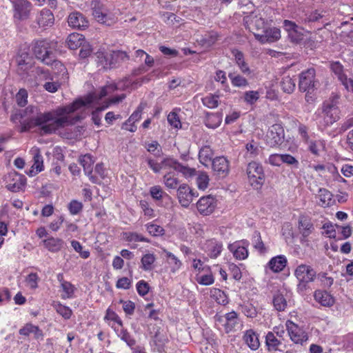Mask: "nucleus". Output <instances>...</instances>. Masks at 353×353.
I'll return each mask as SVG.
<instances>
[{"label": "nucleus", "mask_w": 353, "mask_h": 353, "mask_svg": "<svg viewBox=\"0 0 353 353\" xmlns=\"http://www.w3.org/2000/svg\"><path fill=\"white\" fill-rule=\"evenodd\" d=\"M119 88V85L115 83L106 85L101 88L98 94L90 93L84 98H79L68 105L43 112L38 106L28 105L21 113L20 132H24L37 128L42 134H51L59 128L74 125L84 119L85 115L72 117V113L79 110L85 111L93 102Z\"/></svg>", "instance_id": "nucleus-1"}, {"label": "nucleus", "mask_w": 353, "mask_h": 353, "mask_svg": "<svg viewBox=\"0 0 353 353\" xmlns=\"http://www.w3.org/2000/svg\"><path fill=\"white\" fill-rule=\"evenodd\" d=\"M316 275V272L312 266L306 264L298 265L294 270V276L299 281L297 292L303 293L309 289V283L314 281Z\"/></svg>", "instance_id": "nucleus-2"}, {"label": "nucleus", "mask_w": 353, "mask_h": 353, "mask_svg": "<svg viewBox=\"0 0 353 353\" xmlns=\"http://www.w3.org/2000/svg\"><path fill=\"white\" fill-rule=\"evenodd\" d=\"M246 173L249 184L255 190L261 188L265 182V174L262 165L256 161L248 163Z\"/></svg>", "instance_id": "nucleus-3"}, {"label": "nucleus", "mask_w": 353, "mask_h": 353, "mask_svg": "<svg viewBox=\"0 0 353 353\" xmlns=\"http://www.w3.org/2000/svg\"><path fill=\"white\" fill-rule=\"evenodd\" d=\"M92 15L95 19L101 23L106 26H111L114 23L117 17L114 13L103 3L96 1L92 3Z\"/></svg>", "instance_id": "nucleus-4"}, {"label": "nucleus", "mask_w": 353, "mask_h": 353, "mask_svg": "<svg viewBox=\"0 0 353 353\" xmlns=\"http://www.w3.org/2000/svg\"><path fill=\"white\" fill-rule=\"evenodd\" d=\"M50 46V43L46 39L34 40L31 44L32 51L36 58L47 65L51 64L54 60Z\"/></svg>", "instance_id": "nucleus-5"}, {"label": "nucleus", "mask_w": 353, "mask_h": 353, "mask_svg": "<svg viewBox=\"0 0 353 353\" xmlns=\"http://www.w3.org/2000/svg\"><path fill=\"white\" fill-rule=\"evenodd\" d=\"M319 81L316 79L314 68H308L299 74V88L303 92H314L319 87Z\"/></svg>", "instance_id": "nucleus-6"}, {"label": "nucleus", "mask_w": 353, "mask_h": 353, "mask_svg": "<svg viewBox=\"0 0 353 353\" xmlns=\"http://www.w3.org/2000/svg\"><path fill=\"white\" fill-rule=\"evenodd\" d=\"M97 54V58L105 69L113 68L117 63L129 59L127 53L121 50L112 51L110 54L99 52Z\"/></svg>", "instance_id": "nucleus-7"}, {"label": "nucleus", "mask_w": 353, "mask_h": 353, "mask_svg": "<svg viewBox=\"0 0 353 353\" xmlns=\"http://www.w3.org/2000/svg\"><path fill=\"white\" fill-rule=\"evenodd\" d=\"M322 112L325 126L331 125L339 119L340 110L333 100L323 103Z\"/></svg>", "instance_id": "nucleus-8"}, {"label": "nucleus", "mask_w": 353, "mask_h": 353, "mask_svg": "<svg viewBox=\"0 0 353 353\" xmlns=\"http://www.w3.org/2000/svg\"><path fill=\"white\" fill-rule=\"evenodd\" d=\"M196 207L200 214L210 215L217 207V199L210 194L201 196L196 202Z\"/></svg>", "instance_id": "nucleus-9"}, {"label": "nucleus", "mask_w": 353, "mask_h": 353, "mask_svg": "<svg viewBox=\"0 0 353 353\" xmlns=\"http://www.w3.org/2000/svg\"><path fill=\"white\" fill-rule=\"evenodd\" d=\"M26 185V178L24 175L15 171L10 172L6 176V188L12 192H17L24 189Z\"/></svg>", "instance_id": "nucleus-10"}, {"label": "nucleus", "mask_w": 353, "mask_h": 353, "mask_svg": "<svg viewBox=\"0 0 353 353\" xmlns=\"http://www.w3.org/2000/svg\"><path fill=\"white\" fill-rule=\"evenodd\" d=\"M284 130L280 124H274L268 130L266 134V143L270 147L281 145L284 139Z\"/></svg>", "instance_id": "nucleus-11"}, {"label": "nucleus", "mask_w": 353, "mask_h": 353, "mask_svg": "<svg viewBox=\"0 0 353 353\" xmlns=\"http://www.w3.org/2000/svg\"><path fill=\"white\" fill-rule=\"evenodd\" d=\"M255 38L261 43H274L281 38V30L276 27H265L263 33L254 32Z\"/></svg>", "instance_id": "nucleus-12"}, {"label": "nucleus", "mask_w": 353, "mask_h": 353, "mask_svg": "<svg viewBox=\"0 0 353 353\" xmlns=\"http://www.w3.org/2000/svg\"><path fill=\"white\" fill-rule=\"evenodd\" d=\"M14 10V18L22 21L28 18L31 10V3L27 0L12 1Z\"/></svg>", "instance_id": "nucleus-13"}, {"label": "nucleus", "mask_w": 353, "mask_h": 353, "mask_svg": "<svg viewBox=\"0 0 353 353\" xmlns=\"http://www.w3.org/2000/svg\"><path fill=\"white\" fill-rule=\"evenodd\" d=\"M286 327L290 339L296 344L303 345L307 340V334L291 321L286 322Z\"/></svg>", "instance_id": "nucleus-14"}, {"label": "nucleus", "mask_w": 353, "mask_h": 353, "mask_svg": "<svg viewBox=\"0 0 353 353\" xmlns=\"http://www.w3.org/2000/svg\"><path fill=\"white\" fill-rule=\"evenodd\" d=\"M201 248L210 258L216 259L222 252L223 243L216 239H210L202 243Z\"/></svg>", "instance_id": "nucleus-15"}, {"label": "nucleus", "mask_w": 353, "mask_h": 353, "mask_svg": "<svg viewBox=\"0 0 353 353\" xmlns=\"http://www.w3.org/2000/svg\"><path fill=\"white\" fill-rule=\"evenodd\" d=\"M68 25L79 30H84L88 27L89 22L86 17L79 12H73L70 14L68 18Z\"/></svg>", "instance_id": "nucleus-16"}, {"label": "nucleus", "mask_w": 353, "mask_h": 353, "mask_svg": "<svg viewBox=\"0 0 353 353\" xmlns=\"http://www.w3.org/2000/svg\"><path fill=\"white\" fill-rule=\"evenodd\" d=\"M167 163L170 165V170L181 173L186 179L192 178L196 174V170L194 168L183 165L174 159L172 158L171 161H168Z\"/></svg>", "instance_id": "nucleus-17"}, {"label": "nucleus", "mask_w": 353, "mask_h": 353, "mask_svg": "<svg viewBox=\"0 0 353 353\" xmlns=\"http://www.w3.org/2000/svg\"><path fill=\"white\" fill-rule=\"evenodd\" d=\"M16 59L19 70L28 72L32 66V57L26 49L19 50Z\"/></svg>", "instance_id": "nucleus-18"}, {"label": "nucleus", "mask_w": 353, "mask_h": 353, "mask_svg": "<svg viewBox=\"0 0 353 353\" xmlns=\"http://www.w3.org/2000/svg\"><path fill=\"white\" fill-rule=\"evenodd\" d=\"M192 189L185 183L180 185L177 190V197L179 203L183 208L189 207L192 202Z\"/></svg>", "instance_id": "nucleus-19"}, {"label": "nucleus", "mask_w": 353, "mask_h": 353, "mask_svg": "<svg viewBox=\"0 0 353 353\" xmlns=\"http://www.w3.org/2000/svg\"><path fill=\"white\" fill-rule=\"evenodd\" d=\"M123 239L127 241L132 249L137 248L138 242L150 243V239L143 234L135 232H125L123 233Z\"/></svg>", "instance_id": "nucleus-20"}, {"label": "nucleus", "mask_w": 353, "mask_h": 353, "mask_svg": "<svg viewBox=\"0 0 353 353\" xmlns=\"http://www.w3.org/2000/svg\"><path fill=\"white\" fill-rule=\"evenodd\" d=\"M79 162L83 168L85 174L92 183H97V179L92 175V165L94 163L93 157L90 154L82 155L79 157Z\"/></svg>", "instance_id": "nucleus-21"}, {"label": "nucleus", "mask_w": 353, "mask_h": 353, "mask_svg": "<svg viewBox=\"0 0 353 353\" xmlns=\"http://www.w3.org/2000/svg\"><path fill=\"white\" fill-rule=\"evenodd\" d=\"M33 165L30 169L26 172L29 176H34L43 170V158L39 150L36 149L33 152Z\"/></svg>", "instance_id": "nucleus-22"}, {"label": "nucleus", "mask_w": 353, "mask_h": 353, "mask_svg": "<svg viewBox=\"0 0 353 353\" xmlns=\"http://www.w3.org/2000/svg\"><path fill=\"white\" fill-rule=\"evenodd\" d=\"M213 171L217 175H226L229 171L228 160L224 157H218L214 159L211 163Z\"/></svg>", "instance_id": "nucleus-23"}, {"label": "nucleus", "mask_w": 353, "mask_h": 353, "mask_svg": "<svg viewBox=\"0 0 353 353\" xmlns=\"http://www.w3.org/2000/svg\"><path fill=\"white\" fill-rule=\"evenodd\" d=\"M244 27L253 34L254 32L263 33L266 25L263 19L255 17L250 21L246 20L244 23Z\"/></svg>", "instance_id": "nucleus-24"}, {"label": "nucleus", "mask_w": 353, "mask_h": 353, "mask_svg": "<svg viewBox=\"0 0 353 353\" xmlns=\"http://www.w3.org/2000/svg\"><path fill=\"white\" fill-rule=\"evenodd\" d=\"M299 230L300 233L304 236H308L314 230V226L310 217L301 215L299 217Z\"/></svg>", "instance_id": "nucleus-25"}, {"label": "nucleus", "mask_w": 353, "mask_h": 353, "mask_svg": "<svg viewBox=\"0 0 353 353\" xmlns=\"http://www.w3.org/2000/svg\"><path fill=\"white\" fill-rule=\"evenodd\" d=\"M314 297L318 303L325 307H330L334 303V299L326 290H316L314 292Z\"/></svg>", "instance_id": "nucleus-26"}, {"label": "nucleus", "mask_w": 353, "mask_h": 353, "mask_svg": "<svg viewBox=\"0 0 353 353\" xmlns=\"http://www.w3.org/2000/svg\"><path fill=\"white\" fill-rule=\"evenodd\" d=\"M44 247L51 252H58L64 244V241L59 238L50 237L43 241Z\"/></svg>", "instance_id": "nucleus-27"}, {"label": "nucleus", "mask_w": 353, "mask_h": 353, "mask_svg": "<svg viewBox=\"0 0 353 353\" xmlns=\"http://www.w3.org/2000/svg\"><path fill=\"white\" fill-rule=\"evenodd\" d=\"M244 341L252 350H256L260 346L259 335L252 330L245 332Z\"/></svg>", "instance_id": "nucleus-28"}, {"label": "nucleus", "mask_w": 353, "mask_h": 353, "mask_svg": "<svg viewBox=\"0 0 353 353\" xmlns=\"http://www.w3.org/2000/svg\"><path fill=\"white\" fill-rule=\"evenodd\" d=\"M222 121V114L220 113L207 112L204 120L205 126L208 128L215 129L218 128Z\"/></svg>", "instance_id": "nucleus-29"}, {"label": "nucleus", "mask_w": 353, "mask_h": 353, "mask_svg": "<svg viewBox=\"0 0 353 353\" xmlns=\"http://www.w3.org/2000/svg\"><path fill=\"white\" fill-rule=\"evenodd\" d=\"M19 334L28 336L30 334H33L34 338L39 339L43 337V332L41 330L37 325L32 323H27L19 331Z\"/></svg>", "instance_id": "nucleus-30"}, {"label": "nucleus", "mask_w": 353, "mask_h": 353, "mask_svg": "<svg viewBox=\"0 0 353 353\" xmlns=\"http://www.w3.org/2000/svg\"><path fill=\"white\" fill-rule=\"evenodd\" d=\"M172 158H165L163 160H162L160 163L157 162L156 160L148 158L147 159V163L150 168L154 172V173H159L161 170H170V165H168L167 161H171Z\"/></svg>", "instance_id": "nucleus-31"}, {"label": "nucleus", "mask_w": 353, "mask_h": 353, "mask_svg": "<svg viewBox=\"0 0 353 353\" xmlns=\"http://www.w3.org/2000/svg\"><path fill=\"white\" fill-rule=\"evenodd\" d=\"M66 42L70 49L76 50L85 43V37L79 33H72L68 37Z\"/></svg>", "instance_id": "nucleus-32"}, {"label": "nucleus", "mask_w": 353, "mask_h": 353, "mask_svg": "<svg viewBox=\"0 0 353 353\" xmlns=\"http://www.w3.org/2000/svg\"><path fill=\"white\" fill-rule=\"evenodd\" d=\"M287 264V259L283 255L273 257L268 263V266L274 272L282 271Z\"/></svg>", "instance_id": "nucleus-33"}, {"label": "nucleus", "mask_w": 353, "mask_h": 353, "mask_svg": "<svg viewBox=\"0 0 353 353\" xmlns=\"http://www.w3.org/2000/svg\"><path fill=\"white\" fill-rule=\"evenodd\" d=\"M54 15L49 10H42L37 19V23L41 27L51 26L54 23Z\"/></svg>", "instance_id": "nucleus-34"}, {"label": "nucleus", "mask_w": 353, "mask_h": 353, "mask_svg": "<svg viewBox=\"0 0 353 353\" xmlns=\"http://www.w3.org/2000/svg\"><path fill=\"white\" fill-rule=\"evenodd\" d=\"M61 288L62 290L61 299H70L74 297V294L76 290V288L70 282L60 280Z\"/></svg>", "instance_id": "nucleus-35"}, {"label": "nucleus", "mask_w": 353, "mask_h": 353, "mask_svg": "<svg viewBox=\"0 0 353 353\" xmlns=\"http://www.w3.org/2000/svg\"><path fill=\"white\" fill-rule=\"evenodd\" d=\"M167 170L163 176V183L169 189H176L179 185V180L172 170Z\"/></svg>", "instance_id": "nucleus-36"}, {"label": "nucleus", "mask_w": 353, "mask_h": 353, "mask_svg": "<svg viewBox=\"0 0 353 353\" xmlns=\"http://www.w3.org/2000/svg\"><path fill=\"white\" fill-rule=\"evenodd\" d=\"M212 151L209 146L201 148L199 152V159L201 164L208 167L212 161Z\"/></svg>", "instance_id": "nucleus-37"}, {"label": "nucleus", "mask_w": 353, "mask_h": 353, "mask_svg": "<svg viewBox=\"0 0 353 353\" xmlns=\"http://www.w3.org/2000/svg\"><path fill=\"white\" fill-rule=\"evenodd\" d=\"M210 296L219 305H225L228 303L229 301L227 294L220 289L212 288Z\"/></svg>", "instance_id": "nucleus-38"}, {"label": "nucleus", "mask_w": 353, "mask_h": 353, "mask_svg": "<svg viewBox=\"0 0 353 353\" xmlns=\"http://www.w3.org/2000/svg\"><path fill=\"white\" fill-rule=\"evenodd\" d=\"M204 274L202 272L196 275L195 279L196 282L202 285H210L214 283V278L209 268V270H205Z\"/></svg>", "instance_id": "nucleus-39"}, {"label": "nucleus", "mask_w": 353, "mask_h": 353, "mask_svg": "<svg viewBox=\"0 0 353 353\" xmlns=\"http://www.w3.org/2000/svg\"><path fill=\"white\" fill-rule=\"evenodd\" d=\"M272 303L275 310L279 312L284 311L288 305L285 298L280 291L273 295Z\"/></svg>", "instance_id": "nucleus-40"}, {"label": "nucleus", "mask_w": 353, "mask_h": 353, "mask_svg": "<svg viewBox=\"0 0 353 353\" xmlns=\"http://www.w3.org/2000/svg\"><path fill=\"white\" fill-rule=\"evenodd\" d=\"M156 261L155 255L153 253H147L143 255L141 259V268L144 271H151L154 268Z\"/></svg>", "instance_id": "nucleus-41"}, {"label": "nucleus", "mask_w": 353, "mask_h": 353, "mask_svg": "<svg viewBox=\"0 0 353 353\" xmlns=\"http://www.w3.org/2000/svg\"><path fill=\"white\" fill-rule=\"evenodd\" d=\"M164 253L170 267L171 272H176L182 266L181 261L172 252L165 250Z\"/></svg>", "instance_id": "nucleus-42"}, {"label": "nucleus", "mask_w": 353, "mask_h": 353, "mask_svg": "<svg viewBox=\"0 0 353 353\" xmlns=\"http://www.w3.org/2000/svg\"><path fill=\"white\" fill-rule=\"evenodd\" d=\"M237 324V314L232 311L225 314V323L224 328L226 333L232 332Z\"/></svg>", "instance_id": "nucleus-43"}, {"label": "nucleus", "mask_w": 353, "mask_h": 353, "mask_svg": "<svg viewBox=\"0 0 353 353\" xmlns=\"http://www.w3.org/2000/svg\"><path fill=\"white\" fill-rule=\"evenodd\" d=\"M281 86L283 91L288 94L294 92L296 87V79L289 76L284 77L281 81Z\"/></svg>", "instance_id": "nucleus-44"}, {"label": "nucleus", "mask_w": 353, "mask_h": 353, "mask_svg": "<svg viewBox=\"0 0 353 353\" xmlns=\"http://www.w3.org/2000/svg\"><path fill=\"white\" fill-rule=\"evenodd\" d=\"M228 249L236 260L243 259V241H236L229 244Z\"/></svg>", "instance_id": "nucleus-45"}, {"label": "nucleus", "mask_w": 353, "mask_h": 353, "mask_svg": "<svg viewBox=\"0 0 353 353\" xmlns=\"http://www.w3.org/2000/svg\"><path fill=\"white\" fill-rule=\"evenodd\" d=\"M245 149V157L247 158L254 159L256 157L260 152V147L259 143L253 140L246 144Z\"/></svg>", "instance_id": "nucleus-46"}, {"label": "nucleus", "mask_w": 353, "mask_h": 353, "mask_svg": "<svg viewBox=\"0 0 353 353\" xmlns=\"http://www.w3.org/2000/svg\"><path fill=\"white\" fill-rule=\"evenodd\" d=\"M145 227L147 232L152 236H161L165 234L163 228L155 224L154 222L148 223L145 225Z\"/></svg>", "instance_id": "nucleus-47"}, {"label": "nucleus", "mask_w": 353, "mask_h": 353, "mask_svg": "<svg viewBox=\"0 0 353 353\" xmlns=\"http://www.w3.org/2000/svg\"><path fill=\"white\" fill-rule=\"evenodd\" d=\"M202 103L204 106L214 109L218 107L219 102V96L216 94H210L201 99Z\"/></svg>", "instance_id": "nucleus-48"}, {"label": "nucleus", "mask_w": 353, "mask_h": 353, "mask_svg": "<svg viewBox=\"0 0 353 353\" xmlns=\"http://www.w3.org/2000/svg\"><path fill=\"white\" fill-rule=\"evenodd\" d=\"M252 243L253 245V247L257 250L260 253H265L267 252V248L265 246L262 239L261 234L259 232L255 231L254 232L252 239Z\"/></svg>", "instance_id": "nucleus-49"}, {"label": "nucleus", "mask_w": 353, "mask_h": 353, "mask_svg": "<svg viewBox=\"0 0 353 353\" xmlns=\"http://www.w3.org/2000/svg\"><path fill=\"white\" fill-rule=\"evenodd\" d=\"M53 306L57 312L65 319H69L71 317L72 311L68 306L64 305L59 302L54 303Z\"/></svg>", "instance_id": "nucleus-50"}, {"label": "nucleus", "mask_w": 353, "mask_h": 353, "mask_svg": "<svg viewBox=\"0 0 353 353\" xmlns=\"http://www.w3.org/2000/svg\"><path fill=\"white\" fill-rule=\"evenodd\" d=\"M167 120L170 125L176 130L181 128V122L177 113L174 110L170 112L168 117Z\"/></svg>", "instance_id": "nucleus-51"}, {"label": "nucleus", "mask_w": 353, "mask_h": 353, "mask_svg": "<svg viewBox=\"0 0 353 353\" xmlns=\"http://www.w3.org/2000/svg\"><path fill=\"white\" fill-rule=\"evenodd\" d=\"M209 176L205 172H200L196 176V185L199 190H205L209 185Z\"/></svg>", "instance_id": "nucleus-52"}, {"label": "nucleus", "mask_w": 353, "mask_h": 353, "mask_svg": "<svg viewBox=\"0 0 353 353\" xmlns=\"http://www.w3.org/2000/svg\"><path fill=\"white\" fill-rule=\"evenodd\" d=\"M259 97L260 94L258 91H247L244 92V101L251 107L259 99Z\"/></svg>", "instance_id": "nucleus-53"}, {"label": "nucleus", "mask_w": 353, "mask_h": 353, "mask_svg": "<svg viewBox=\"0 0 353 353\" xmlns=\"http://www.w3.org/2000/svg\"><path fill=\"white\" fill-rule=\"evenodd\" d=\"M39 277L37 273L32 272L29 274L26 278V285L30 290H36L38 288V283Z\"/></svg>", "instance_id": "nucleus-54"}, {"label": "nucleus", "mask_w": 353, "mask_h": 353, "mask_svg": "<svg viewBox=\"0 0 353 353\" xmlns=\"http://www.w3.org/2000/svg\"><path fill=\"white\" fill-rule=\"evenodd\" d=\"M71 246L75 252L79 254L82 259H86L89 258L90 255V251L88 250H83V246L78 241L72 240L71 241Z\"/></svg>", "instance_id": "nucleus-55"}, {"label": "nucleus", "mask_w": 353, "mask_h": 353, "mask_svg": "<svg viewBox=\"0 0 353 353\" xmlns=\"http://www.w3.org/2000/svg\"><path fill=\"white\" fill-rule=\"evenodd\" d=\"M71 215H77L83 210V204L77 200H72L68 205Z\"/></svg>", "instance_id": "nucleus-56"}, {"label": "nucleus", "mask_w": 353, "mask_h": 353, "mask_svg": "<svg viewBox=\"0 0 353 353\" xmlns=\"http://www.w3.org/2000/svg\"><path fill=\"white\" fill-rule=\"evenodd\" d=\"M145 104L141 103L133 113L130 116L128 119V122H137L141 119V114L145 109Z\"/></svg>", "instance_id": "nucleus-57"}, {"label": "nucleus", "mask_w": 353, "mask_h": 353, "mask_svg": "<svg viewBox=\"0 0 353 353\" xmlns=\"http://www.w3.org/2000/svg\"><path fill=\"white\" fill-rule=\"evenodd\" d=\"M266 345L268 347V349L270 350H276L277 346L280 344L279 341L276 338L274 334L270 332L266 335Z\"/></svg>", "instance_id": "nucleus-58"}, {"label": "nucleus", "mask_w": 353, "mask_h": 353, "mask_svg": "<svg viewBox=\"0 0 353 353\" xmlns=\"http://www.w3.org/2000/svg\"><path fill=\"white\" fill-rule=\"evenodd\" d=\"M139 205L143 210L144 215L148 216L149 219L155 216L154 210L150 207L149 203L145 200H141L139 202Z\"/></svg>", "instance_id": "nucleus-59"}, {"label": "nucleus", "mask_w": 353, "mask_h": 353, "mask_svg": "<svg viewBox=\"0 0 353 353\" xmlns=\"http://www.w3.org/2000/svg\"><path fill=\"white\" fill-rule=\"evenodd\" d=\"M323 148V144L321 141H310L308 149L311 153L316 156H319L320 151Z\"/></svg>", "instance_id": "nucleus-60"}, {"label": "nucleus", "mask_w": 353, "mask_h": 353, "mask_svg": "<svg viewBox=\"0 0 353 353\" xmlns=\"http://www.w3.org/2000/svg\"><path fill=\"white\" fill-rule=\"evenodd\" d=\"M16 101L18 105L24 107L28 103V92L25 89H20L16 94Z\"/></svg>", "instance_id": "nucleus-61"}, {"label": "nucleus", "mask_w": 353, "mask_h": 353, "mask_svg": "<svg viewBox=\"0 0 353 353\" xmlns=\"http://www.w3.org/2000/svg\"><path fill=\"white\" fill-rule=\"evenodd\" d=\"M317 279L321 281L323 288H330L332 285L334 279L332 277L327 276L325 272H320L316 275Z\"/></svg>", "instance_id": "nucleus-62"}, {"label": "nucleus", "mask_w": 353, "mask_h": 353, "mask_svg": "<svg viewBox=\"0 0 353 353\" xmlns=\"http://www.w3.org/2000/svg\"><path fill=\"white\" fill-rule=\"evenodd\" d=\"M150 194L153 199L156 201H160L162 199L163 194H166L163 192L162 188L159 185H154L150 188Z\"/></svg>", "instance_id": "nucleus-63"}, {"label": "nucleus", "mask_w": 353, "mask_h": 353, "mask_svg": "<svg viewBox=\"0 0 353 353\" xmlns=\"http://www.w3.org/2000/svg\"><path fill=\"white\" fill-rule=\"evenodd\" d=\"M136 288L137 293L141 296H144L148 293L150 287L147 282L143 280H141L137 283Z\"/></svg>", "instance_id": "nucleus-64"}]
</instances>
